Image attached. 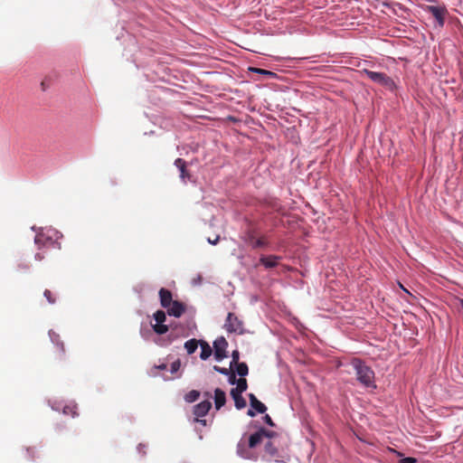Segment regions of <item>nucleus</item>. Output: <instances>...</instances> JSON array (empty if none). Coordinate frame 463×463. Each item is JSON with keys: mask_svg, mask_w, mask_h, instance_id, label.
Instances as JSON below:
<instances>
[{"mask_svg": "<svg viewBox=\"0 0 463 463\" xmlns=\"http://www.w3.org/2000/svg\"><path fill=\"white\" fill-rule=\"evenodd\" d=\"M273 432H268L264 430L253 433L250 436L248 440L242 438L238 444V454L247 459L256 458L252 449L260 444H264L266 457L268 459L275 458L276 449L274 448L275 441L272 439L274 437Z\"/></svg>", "mask_w": 463, "mask_h": 463, "instance_id": "f257e3e1", "label": "nucleus"}, {"mask_svg": "<svg viewBox=\"0 0 463 463\" xmlns=\"http://www.w3.org/2000/svg\"><path fill=\"white\" fill-rule=\"evenodd\" d=\"M352 366L355 371L357 380L366 387H374V373L360 360L354 359L352 361Z\"/></svg>", "mask_w": 463, "mask_h": 463, "instance_id": "f03ea898", "label": "nucleus"}, {"mask_svg": "<svg viewBox=\"0 0 463 463\" xmlns=\"http://www.w3.org/2000/svg\"><path fill=\"white\" fill-rule=\"evenodd\" d=\"M32 230L37 232L34 238V242L37 245L45 246L49 244H54L61 237L58 231L52 228H41L37 230L34 226H33Z\"/></svg>", "mask_w": 463, "mask_h": 463, "instance_id": "7ed1b4c3", "label": "nucleus"}, {"mask_svg": "<svg viewBox=\"0 0 463 463\" xmlns=\"http://www.w3.org/2000/svg\"><path fill=\"white\" fill-rule=\"evenodd\" d=\"M227 346H228V343L225 340V338L222 336L218 337L213 342V348H214L213 355L217 362H221L224 358L227 357V350H226Z\"/></svg>", "mask_w": 463, "mask_h": 463, "instance_id": "20e7f679", "label": "nucleus"}, {"mask_svg": "<svg viewBox=\"0 0 463 463\" xmlns=\"http://www.w3.org/2000/svg\"><path fill=\"white\" fill-rule=\"evenodd\" d=\"M365 73L368 76V78L374 82L386 86L389 89H392L394 86L393 81L382 72L366 71Z\"/></svg>", "mask_w": 463, "mask_h": 463, "instance_id": "39448f33", "label": "nucleus"}, {"mask_svg": "<svg viewBox=\"0 0 463 463\" xmlns=\"http://www.w3.org/2000/svg\"><path fill=\"white\" fill-rule=\"evenodd\" d=\"M154 318L156 321V324L153 325V328H154L155 332L159 335L166 333L168 328H167V326H165L164 324V322L165 321V318H166L165 312L160 311V310L156 311L154 314Z\"/></svg>", "mask_w": 463, "mask_h": 463, "instance_id": "423d86ee", "label": "nucleus"}, {"mask_svg": "<svg viewBox=\"0 0 463 463\" xmlns=\"http://www.w3.org/2000/svg\"><path fill=\"white\" fill-rule=\"evenodd\" d=\"M225 327L229 332L241 333L242 331V326L241 321L238 319L237 317H235L232 313L228 314Z\"/></svg>", "mask_w": 463, "mask_h": 463, "instance_id": "0eeeda50", "label": "nucleus"}, {"mask_svg": "<svg viewBox=\"0 0 463 463\" xmlns=\"http://www.w3.org/2000/svg\"><path fill=\"white\" fill-rule=\"evenodd\" d=\"M229 382L231 384H236V387L232 389L231 392L242 393L247 389L246 380L244 378H240L237 380L233 373L230 375Z\"/></svg>", "mask_w": 463, "mask_h": 463, "instance_id": "6e6552de", "label": "nucleus"}, {"mask_svg": "<svg viewBox=\"0 0 463 463\" xmlns=\"http://www.w3.org/2000/svg\"><path fill=\"white\" fill-rule=\"evenodd\" d=\"M166 309L169 316L179 317L184 313V307L178 301H174L171 305H169L166 307Z\"/></svg>", "mask_w": 463, "mask_h": 463, "instance_id": "1a4fd4ad", "label": "nucleus"}, {"mask_svg": "<svg viewBox=\"0 0 463 463\" xmlns=\"http://www.w3.org/2000/svg\"><path fill=\"white\" fill-rule=\"evenodd\" d=\"M210 408L211 402L209 401H203L194 406V413L197 418L203 417L209 411Z\"/></svg>", "mask_w": 463, "mask_h": 463, "instance_id": "9d476101", "label": "nucleus"}, {"mask_svg": "<svg viewBox=\"0 0 463 463\" xmlns=\"http://www.w3.org/2000/svg\"><path fill=\"white\" fill-rule=\"evenodd\" d=\"M226 402V395L221 389H215L214 391V404L216 410H220Z\"/></svg>", "mask_w": 463, "mask_h": 463, "instance_id": "9b49d317", "label": "nucleus"}, {"mask_svg": "<svg viewBox=\"0 0 463 463\" xmlns=\"http://www.w3.org/2000/svg\"><path fill=\"white\" fill-rule=\"evenodd\" d=\"M250 407L256 410L259 413H264L267 410L266 406L260 402L255 395L250 394Z\"/></svg>", "mask_w": 463, "mask_h": 463, "instance_id": "f8f14e48", "label": "nucleus"}, {"mask_svg": "<svg viewBox=\"0 0 463 463\" xmlns=\"http://www.w3.org/2000/svg\"><path fill=\"white\" fill-rule=\"evenodd\" d=\"M159 296H160L161 305L165 308H166L169 305H171L174 302L172 300L171 293L166 289L162 288L159 292Z\"/></svg>", "mask_w": 463, "mask_h": 463, "instance_id": "ddd939ff", "label": "nucleus"}, {"mask_svg": "<svg viewBox=\"0 0 463 463\" xmlns=\"http://www.w3.org/2000/svg\"><path fill=\"white\" fill-rule=\"evenodd\" d=\"M199 344H200V347H201V354H200L201 359H203V360L208 359L211 356V354H213L212 347L205 341H200Z\"/></svg>", "mask_w": 463, "mask_h": 463, "instance_id": "4468645a", "label": "nucleus"}, {"mask_svg": "<svg viewBox=\"0 0 463 463\" xmlns=\"http://www.w3.org/2000/svg\"><path fill=\"white\" fill-rule=\"evenodd\" d=\"M430 12L436 18L439 25L443 24L444 10L438 6H430Z\"/></svg>", "mask_w": 463, "mask_h": 463, "instance_id": "2eb2a0df", "label": "nucleus"}, {"mask_svg": "<svg viewBox=\"0 0 463 463\" xmlns=\"http://www.w3.org/2000/svg\"><path fill=\"white\" fill-rule=\"evenodd\" d=\"M242 393H233V392H231V395L232 397V399L234 400V402H235V407L239 410L241 409H243L245 406H246V401L244 400V398L241 396Z\"/></svg>", "mask_w": 463, "mask_h": 463, "instance_id": "dca6fc26", "label": "nucleus"}, {"mask_svg": "<svg viewBox=\"0 0 463 463\" xmlns=\"http://www.w3.org/2000/svg\"><path fill=\"white\" fill-rule=\"evenodd\" d=\"M279 258L276 256L262 257L261 263L267 268H272L277 265Z\"/></svg>", "mask_w": 463, "mask_h": 463, "instance_id": "f3484780", "label": "nucleus"}, {"mask_svg": "<svg viewBox=\"0 0 463 463\" xmlns=\"http://www.w3.org/2000/svg\"><path fill=\"white\" fill-rule=\"evenodd\" d=\"M198 347V342L195 339H191L185 342L184 348L189 354H194Z\"/></svg>", "mask_w": 463, "mask_h": 463, "instance_id": "a211bd4d", "label": "nucleus"}, {"mask_svg": "<svg viewBox=\"0 0 463 463\" xmlns=\"http://www.w3.org/2000/svg\"><path fill=\"white\" fill-rule=\"evenodd\" d=\"M175 166L180 170V177L184 180L185 179V162L181 159V158H178L175 160Z\"/></svg>", "mask_w": 463, "mask_h": 463, "instance_id": "6ab92c4d", "label": "nucleus"}, {"mask_svg": "<svg viewBox=\"0 0 463 463\" xmlns=\"http://www.w3.org/2000/svg\"><path fill=\"white\" fill-rule=\"evenodd\" d=\"M235 364H236V372L240 376L243 377L248 374V366L246 364H244V363L239 364L238 363Z\"/></svg>", "mask_w": 463, "mask_h": 463, "instance_id": "aec40b11", "label": "nucleus"}, {"mask_svg": "<svg viewBox=\"0 0 463 463\" xmlns=\"http://www.w3.org/2000/svg\"><path fill=\"white\" fill-rule=\"evenodd\" d=\"M198 397L199 392L197 391H191L185 395L184 399L187 402H194Z\"/></svg>", "mask_w": 463, "mask_h": 463, "instance_id": "412c9836", "label": "nucleus"}, {"mask_svg": "<svg viewBox=\"0 0 463 463\" xmlns=\"http://www.w3.org/2000/svg\"><path fill=\"white\" fill-rule=\"evenodd\" d=\"M63 413L64 414H71L72 416L76 415V405L69 404V405L64 406Z\"/></svg>", "mask_w": 463, "mask_h": 463, "instance_id": "4be33fe9", "label": "nucleus"}, {"mask_svg": "<svg viewBox=\"0 0 463 463\" xmlns=\"http://www.w3.org/2000/svg\"><path fill=\"white\" fill-rule=\"evenodd\" d=\"M250 71H252L254 72H257V73H260V74L268 75V76H270V77L274 76V73L272 71H266V70H263V69L250 68Z\"/></svg>", "mask_w": 463, "mask_h": 463, "instance_id": "5701e85b", "label": "nucleus"}, {"mask_svg": "<svg viewBox=\"0 0 463 463\" xmlns=\"http://www.w3.org/2000/svg\"><path fill=\"white\" fill-rule=\"evenodd\" d=\"M232 362H231V368L232 367V364H238V361H239V352L238 351H233L232 354Z\"/></svg>", "mask_w": 463, "mask_h": 463, "instance_id": "b1692460", "label": "nucleus"}, {"mask_svg": "<svg viewBox=\"0 0 463 463\" xmlns=\"http://www.w3.org/2000/svg\"><path fill=\"white\" fill-rule=\"evenodd\" d=\"M179 368H180V362L179 361H175L171 364V369H170L171 373H176L179 370Z\"/></svg>", "mask_w": 463, "mask_h": 463, "instance_id": "393cba45", "label": "nucleus"}, {"mask_svg": "<svg viewBox=\"0 0 463 463\" xmlns=\"http://www.w3.org/2000/svg\"><path fill=\"white\" fill-rule=\"evenodd\" d=\"M213 369L216 371V372H219L220 373H222V374H225V375H231L232 373H230L229 370L227 368H222V367H219V366H213Z\"/></svg>", "mask_w": 463, "mask_h": 463, "instance_id": "a878e982", "label": "nucleus"}, {"mask_svg": "<svg viewBox=\"0 0 463 463\" xmlns=\"http://www.w3.org/2000/svg\"><path fill=\"white\" fill-rule=\"evenodd\" d=\"M399 463H416V458L411 457L403 458Z\"/></svg>", "mask_w": 463, "mask_h": 463, "instance_id": "bb28decb", "label": "nucleus"}, {"mask_svg": "<svg viewBox=\"0 0 463 463\" xmlns=\"http://www.w3.org/2000/svg\"><path fill=\"white\" fill-rule=\"evenodd\" d=\"M44 297L47 298L49 303H53L54 302V300H52V298H51V291L50 290H45L44 291Z\"/></svg>", "mask_w": 463, "mask_h": 463, "instance_id": "cd10ccee", "label": "nucleus"}, {"mask_svg": "<svg viewBox=\"0 0 463 463\" xmlns=\"http://www.w3.org/2000/svg\"><path fill=\"white\" fill-rule=\"evenodd\" d=\"M49 335H50V337H51V340L55 343L59 337V335H55L54 332L52 331H50L49 332Z\"/></svg>", "mask_w": 463, "mask_h": 463, "instance_id": "c85d7f7f", "label": "nucleus"}, {"mask_svg": "<svg viewBox=\"0 0 463 463\" xmlns=\"http://www.w3.org/2000/svg\"><path fill=\"white\" fill-rule=\"evenodd\" d=\"M166 367L167 366L165 364H161L157 365L156 368L160 369V370H165Z\"/></svg>", "mask_w": 463, "mask_h": 463, "instance_id": "c756f323", "label": "nucleus"}, {"mask_svg": "<svg viewBox=\"0 0 463 463\" xmlns=\"http://www.w3.org/2000/svg\"><path fill=\"white\" fill-rule=\"evenodd\" d=\"M266 422L269 425H273L272 420L269 415L265 416Z\"/></svg>", "mask_w": 463, "mask_h": 463, "instance_id": "7c9ffc66", "label": "nucleus"}, {"mask_svg": "<svg viewBox=\"0 0 463 463\" xmlns=\"http://www.w3.org/2000/svg\"><path fill=\"white\" fill-rule=\"evenodd\" d=\"M248 415L250 417L255 416V412L253 411L252 408L248 411Z\"/></svg>", "mask_w": 463, "mask_h": 463, "instance_id": "2f4dec72", "label": "nucleus"}, {"mask_svg": "<svg viewBox=\"0 0 463 463\" xmlns=\"http://www.w3.org/2000/svg\"><path fill=\"white\" fill-rule=\"evenodd\" d=\"M217 241H218V238H216L214 241H213V240H210V239H208V241H209L210 243H212V244H216Z\"/></svg>", "mask_w": 463, "mask_h": 463, "instance_id": "473e14b6", "label": "nucleus"}, {"mask_svg": "<svg viewBox=\"0 0 463 463\" xmlns=\"http://www.w3.org/2000/svg\"><path fill=\"white\" fill-rule=\"evenodd\" d=\"M35 259L38 260H41L43 259V257L39 253H37L35 255Z\"/></svg>", "mask_w": 463, "mask_h": 463, "instance_id": "72a5a7b5", "label": "nucleus"}, {"mask_svg": "<svg viewBox=\"0 0 463 463\" xmlns=\"http://www.w3.org/2000/svg\"><path fill=\"white\" fill-rule=\"evenodd\" d=\"M197 421H199V422H201V423H203V424H205V420H198V419H197Z\"/></svg>", "mask_w": 463, "mask_h": 463, "instance_id": "f704fd0d", "label": "nucleus"}, {"mask_svg": "<svg viewBox=\"0 0 463 463\" xmlns=\"http://www.w3.org/2000/svg\"><path fill=\"white\" fill-rule=\"evenodd\" d=\"M52 410H58V408L55 407L54 405H52Z\"/></svg>", "mask_w": 463, "mask_h": 463, "instance_id": "c9c22d12", "label": "nucleus"}, {"mask_svg": "<svg viewBox=\"0 0 463 463\" xmlns=\"http://www.w3.org/2000/svg\"><path fill=\"white\" fill-rule=\"evenodd\" d=\"M460 306H461V307L463 309V300L460 301Z\"/></svg>", "mask_w": 463, "mask_h": 463, "instance_id": "e433bc0d", "label": "nucleus"}, {"mask_svg": "<svg viewBox=\"0 0 463 463\" xmlns=\"http://www.w3.org/2000/svg\"><path fill=\"white\" fill-rule=\"evenodd\" d=\"M257 245H260H260H261V242L259 241L257 242Z\"/></svg>", "mask_w": 463, "mask_h": 463, "instance_id": "4c0bfd02", "label": "nucleus"}]
</instances>
